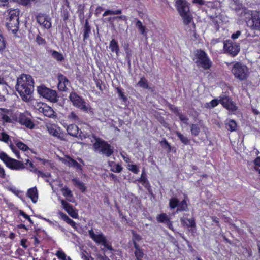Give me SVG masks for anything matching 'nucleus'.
I'll return each mask as SVG.
<instances>
[{"label":"nucleus","mask_w":260,"mask_h":260,"mask_svg":"<svg viewBox=\"0 0 260 260\" xmlns=\"http://www.w3.org/2000/svg\"><path fill=\"white\" fill-rule=\"evenodd\" d=\"M34 83L32 77L29 75L22 74L17 79L16 89L24 101L29 100L28 96L33 92Z\"/></svg>","instance_id":"f257e3e1"},{"label":"nucleus","mask_w":260,"mask_h":260,"mask_svg":"<svg viewBox=\"0 0 260 260\" xmlns=\"http://www.w3.org/2000/svg\"><path fill=\"white\" fill-rule=\"evenodd\" d=\"M176 6L180 15L182 18L183 24L185 25L191 24L194 27V24L192 21V16L190 12L188 3L185 0H177Z\"/></svg>","instance_id":"f03ea898"},{"label":"nucleus","mask_w":260,"mask_h":260,"mask_svg":"<svg viewBox=\"0 0 260 260\" xmlns=\"http://www.w3.org/2000/svg\"><path fill=\"white\" fill-rule=\"evenodd\" d=\"M91 142L93 143V149L95 152L101 153L107 157H109L113 154V148L104 140L92 136Z\"/></svg>","instance_id":"7ed1b4c3"},{"label":"nucleus","mask_w":260,"mask_h":260,"mask_svg":"<svg viewBox=\"0 0 260 260\" xmlns=\"http://www.w3.org/2000/svg\"><path fill=\"white\" fill-rule=\"evenodd\" d=\"M19 11L17 9L11 10L8 12L6 26L13 34H16L19 28Z\"/></svg>","instance_id":"20e7f679"},{"label":"nucleus","mask_w":260,"mask_h":260,"mask_svg":"<svg viewBox=\"0 0 260 260\" xmlns=\"http://www.w3.org/2000/svg\"><path fill=\"white\" fill-rule=\"evenodd\" d=\"M193 60L197 67H201L204 70L209 69L212 65V62L208 58L207 54L201 50H197L194 52Z\"/></svg>","instance_id":"39448f33"},{"label":"nucleus","mask_w":260,"mask_h":260,"mask_svg":"<svg viewBox=\"0 0 260 260\" xmlns=\"http://www.w3.org/2000/svg\"><path fill=\"white\" fill-rule=\"evenodd\" d=\"M231 72L234 77L240 81L246 80L249 74L247 66L240 62H236L233 64Z\"/></svg>","instance_id":"423d86ee"},{"label":"nucleus","mask_w":260,"mask_h":260,"mask_svg":"<svg viewBox=\"0 0 260 260\" xmlns=\"http://www.w3.org/2000/svg\"><path fill=\"white\" fill-rule=\"evenodd\" d=\"M0 159L5 162L6 166L14 170H21L25 168L24 164L17 160L9 157L5 153H0Z\"/></svg>","instance_id":"0eeeda50"},{"label":"nucleus","mask_w":260,"mask_h":260,"mask_svg":"<svg viewBox=\"0 0 260 260\" xmlns=\"http://www.w3.org/2000/svg\"><path fill=\"white\" fill-rule=\"evenodd\" d=\"M70 100L73 105L84 112H87L90 107L85 100L75 92H72L69 96Z\"/></svg>","instance_id":"6e6552de"},{"label":"nucleus","mask_w":260,"mask_h":260,"mask_svg":"<svg viewBox=\"0 0 260 260\" xmlns=\"http://www.w3.org/2000/svg\"><path fill=\"white\" fill-rule=\"evenodd\" d=\"M37 91L40 95L49 101L54 103L57 102V95L56 91L42 85L37 87Z\"/></svg>","instance_id":"1a4fd4ad"},{"label":"nucleus","mask_w":260,"mask_h":260,"mask_svg":"<svg viewBox=\"0 0 260 260\" xmlns=\"http://www.w3.org/2000/svg\"><path fill=\"white\" fill-rule=\"evenodd\" d=\"M224 49L227 53L235 56L240 51V46L231 40H226L224 42Z\"/></svg>","instance_id":"9d476101"},{"label":"nucleus","mask_w":260,"mask_h":260,"mask_svg":"<svg viewBox=\"0 0 260 260\" xmlns=\"http://www.w3.org/2000/svg\"><path fill=\"white\" fill-rule=\"evenodd\" d=\"M69 135L78 138L83 140L86 138L89 137L86 134H84L81 131H79L78 127L75 124H70L67 128Z\"/></svg>","instance_id":"9b49d317"},{"label":"nucleus","mask_w":260,"mask_h":260,"mask_svg":"<svg viewBox=\"0 0 260 260\" xmlns=\"http://www.w3.org/2000/svg\"><path fill=\"white\" fill-rule=\"evenodd\" d=\"M36 109L38 111L43 113V114L48 117H52L54 116V111L47 104L43 103H38L36 106Z\"/></svg>","instance_id":"f8f14e48"},{"label":"nucleus","mask_w":260,"mask_h":260,"mask_svg":"<svg viewBox=\"0 0 260 260\" xmlns=\"http://www.w3.org/2000/svg\"><path fill=\"white\" fill-rule=\"evenodd\" d=\"M247 23L252 29L260 30V12L252 14L251 19Z\"/></svg>","instance_id":"ddd939ff"},{"label":"nucleus","mask_w":260,"mask_h":260,"mask_svg":"<svg viewBox=\"0 0 260 260\" xmlns=\"http://www.w3.org/2000/svg\"><path fill=\"white\" fill-rule=\"evenodd\" d=\"M38 23L43 27L49 29L51 27V18L45 14L39 13L36 17Z\"/></svg>","instance_id":"4468645a"},{"label":"nucleus","mask_w":260,"mask_h":260,"mask_svg":"<svg viewBox=\"0 0 260 260\" xmlns=\"http://www.w3.org/2000/svg\"><path fill=\"white\" fill-rule=\"evenodd\" d=\"M219 102L224 107L229 111H235L237 109V107L235 103L224 94H222L219 97Z\"/></svg>","instance_id":"2eb2a0df"},{"label":"nucleus","mask_w":260,"mask_h":260,"mask_svg":"<svg viewBox=\"0 0 260 260\" xmlns=\"http://www.w3.org/2000/svg\"><path fill=\"white\" fill-rule=\"evenodd\" d=\"M89 235L90 238L96 243H102L104 246H106V239L102 233L95 234L92 230L89 231Z\"/></svg>","instance_id":"dca6fc26"},{"label":"nucleus","mask_w":260,"mask_h":260,"mask_svg":"<svg viewBox=\"0 0 260 260\" xmlns=\"http://www.w3.org/2000/svg\"><path fill=\"white\" fill-rule=\"evenodd\" d=\"M157 220L159 222L165 224L170 230L174 231L172 222L166 213H161L158 215L157 216Z\"/></svg>","instance_id":"f3484780"},{"label":"nucleus","mask_w":260,"mask_h":260,"mask_svg":"<svg viewBox=\"0 0 260 260\" xmlns=\"http://www.w3.org/2000/svg\"><path fill=\"white\" fill-rule=\"evenodd\" d=\"M58 88L59 90L65 91L67 89V86L70 85V82L68 79L62 75H59L58 77Z\"/></svg>","instance_id":"a211bd4d"},{"label":"nucleus","mask_w":260,"mask_h":260,"mask_svg":"<svg viewBox=\"0 0 260 260\" xmlns=\"http://www.w3.org/2000/svg\"><path fill=\"white\" fill-rule=\"evenodd\" d=\"M61 203L63 209L72 217L74 218H77L78 213L76 212L72 206H71L63 200L61 201Z\"/></svg>","instance_id":"6ab92c4d"},{"label":"nucleus","mask_w":260,"mask_h":260,"mask_svg":"<svg viewBox=\"0 0 260 260\" xmlns=\"http://www.w3.org/2000/svg\"><path fill=\"white\" fill-rule=\"evenodd\" d=\"M18 122L22 125H25L26 127L32 129L34 127V123L31 120L26 117L24 114L20 115L18 117Z\"/></svg>","instance_id":"aec40b11"},{"label":"nucleus","mask_w":260,"mask_h":260,"mask_svg":"<svg viewBox=\"0 0 260 260\" xmlns=\"http://www.w3.org/2000/svg\"><path fill=\"white\" fill-rule=\"evenodd\" d=\"M191 134L193 136H198L199 135L201 129L203 127V124L201 121L198 123L191 124L190 125Z\"/></svg>","instance_id":"412c9836"},{"label":"nucleus","mask_w":260,"mask_h":260,"mask_svg":"<svg viewBox=\"0 0 260 260\" xmlns=\"http://www.w3.org/2000/svg\"><path fill=\"white\" fill-rule=\"evenodd\" d=\"M27 195L31 199L33 203H36L38 198V195L37 189L36 187L29 189L27 191Z\"/></svg>","instance_id":"4be33fe9"},{"label":"nucleus","mask_w":260,"mask_h":260,"mask_svg":"<svg viewBox=\"0 0 260 260\" xmlns=\"http://www.w3.org/2000/svg\"><path fill=\"white\" fill-rule=\"evenodd\" d=\"M181 224L183 226H186L187 227H194L195 226L196 223L193 218L191 219H185V218H181Z\"/></svg>","instance_id":"5701e85b"},{"label":"nucleus","mask_w":260,"mask_h":260,"mask_svg":"<svg viewBox=\"0 0 260 260\" xmlns=\"http://www.w3.org/2000/svg\"><path fill=\"white\" fill-rule=\"evenodd\" d=\"M226 128L231 132L235 131L237 128V123L234 120H227L225 123Z\"/></svg>","instance_id":"b1692460"},{"label":"nucleus","mask_w":260,"mask_h":260,"mask_svg":"<svg viewBox=\"0 0 260 260\" xmlns=\"http://www.w3.org/2000/svg\"><path fill=\"white\" fill-rule=\"evenodd\" d=\"M109 48L112 52H115L117 55H118L119 51V46L117 42L114 39H112L109 44Z\"/></svg>","instance_id":"393cba45"},{"label":"nucleus","mask_w":260,"mask_h":260,"mask_svg":"<svg viewBox=\"0 0 260 260\" xmlns=\"http://www.w3.org/2000/svg\"><path fill=\"white\" fill-rule=\"evenodd\" d=\"M137 85L143 88L152 90V88L149 87L147 80L144 77L141 78L140 80L138 82Z\"/></svg>","instance_id":"a878e982"},{"label":"nucleus","mask_w":260,"mask_h":260,"mask_svg":"<svg viewBox=\"0 0 260 260\" xmlns=\"http://www.w3.org/2000/svg\"><path fill=\"white\" fill-rule=\"evenodd\" d=\"M84 40L87 39L89 37V34L91 31L90 27L88 24V20H86L85 26L84 27Z\"/></svg>","instance_id":"bb28decb"},{"label":"nucleus","mask_w":260,"mask_h":260,"mask_svg":"<svg viewBox=\"0 0 260 260\" xmlns=\"http://www.w3.org/2000/svg\"><path fill=\"white\" fill-rule=\"evenodd\" d=\"M188 209V206L186 200L184 199L178 203V208L177 211H187Z\"/></svg>","instance_id":"cd10ccee"},{"label":"nucleus","mask_w":260,"mask_h":260,"mask_svg":"<svg viewBox=\"0 0 260 260\" xmlns=\"http://www.w3.org/2000/svg\"><path fill=\"white\" fill-rule=\"evenodd\" d=\"M60 215L62 219L66 221L67 223L69 224L72 227H75L76 226V223L71 219H70L67 215H66L63 213H60Z\"/></svg>","instance_id":"c85d7f7f"},{"label":"nucleus","mask_w":260,"mask_h":260,"mask_svg":"<svg viewBox=\"0 0 260 260\" xmlns=\"http://www.w3.org/2000/svg\"><path fill=\"white\" fill-rule=\"evenodd\" d=\"M52 57L59 61H61L64 60V57L62 54L56 51H50Z\"/></svg>","instance_id":"c756f323"},{"label":"nucleus","mask_w":260,"mask_h":260,"mask_svg":"<svg viewBox=\"0 0 260 260\" xmlns=\"http://www.w3.org/2000/svg\"><path fill=\"white\" fill-rule=\"evenodd\" d=\"M136 26L141 34L143 35L144 36H146V33L145 31L146 27L142 25V22L140 20H138L137 21Z\"/></svg>","instance_id":"7c9ffc66"},{"label":"nucleus","mask_w":260,"mask_h":260,"mask_svg":"<svg viewBox=\"0 0 260 260\" xmlns=\"http://www.w3.org/2000/svg\"><path fill=\"white\" fill-rule=\"evenodd\" d=\"M176 135L182 143H183L184 145L189 144L190 141L187 138V137L184 136L178 132H176Z\"/></svg>","instance_id":"2f4dec72"},{"label":"nucleus","mask_w":260,"mask_h":260,"mask_svg":"<svg viewBox=\"0 0 260 260\" xmlns=\"http://www.w3.org/2000/svg\"><path fill=\"white\" fill-rule=\"evenodd\" d=\"M0 141L6 143H8L9 141L11 143L9 136L4 131L0 133Z\"/></svg>","instance_id":"473e14b6"},{"label":"nucleus","mask_w":260,"mask_h":260,"mask_svg":"<svg viewBox=\"0 0 260 260\" xmlns=\"http://www.w3.org/2000/svg\"><path fill=\"white\" fill-rule=\"evenodd\" d=\"M68 164L69 166L75 167L77 169H81V166L74 159L69 158Z\"/></svg>","instance_id":"72a5a7b5"},{"label":"nucleus","mask_w":260,"mask_h":260,"mask_svg":"<svg viewBox=\"0 0 260 260\" xmlns=\"http://www.w3.org/2000/svg\"><path fill=\"white\" fill-rule=\"evenodd\" d=\"M179 200L176 198H172L169 201V207L171 209H174L178 207Z\"/></svg>","instance_id":"f704fd0d"},{"label":"nucleus","mask_w":260,"mask_h":260,"mask_svg":"<svg viewBox=\"0 0 260 260\" xmlns=\"http://www.w3.org/2000/svg\"><path fill=\"white\" fill-rule=\"evenodd\" d=\"M62 194L66 198H72L73 194L71 190L68 187H63L61 189Z\"/></svg>","instance_id":"c9c22d12"},{"label":"nucleus","mask_w":260,"mask_h":260,"mask_svg":"<svg viewBox=\"0 0 260 260\" xmlns=\"http://www.w3.org/2000/svg\"><path fill=\"white\" fill-rule=\"evenodd\" d=\"M111 171L114 172L119 173L122 170V167L118 164H114V166H111Z\"/></svg>","instance_id":"e433bc0d"},{"label":"nucleus","mask_w":260,"mask_h":260,"mask_svg":"<svg viewBox=\"0 0 260 260\" xmlns=\"http://www.w3.org/2000/svg\"><path fill=\"white\" fill-rule=\"evenodd\" d=\"M48 131L49 133L51 134L52 136L56 137L58 138H60V134L57 129H54L53 127H49Z\"/></svg>","instance_id":"4c0bfd02"},{"label":"nucleus","mask_w":260,"mask_h":260,"mask_svg":"<svg viewBox=\"0 0 260 260\" xmlns=\"http://www.w3.org/2000/svg\"><path fill=\"white\" fill-rule=\"evenodd\" d=\"M31 171L34 172V173L38 174V176H40L42 178L48 177L50 174L49 173H44L43 172L38 170L37 169H34V170H30Z\"/></svg>","instance_id":"58836bf2"},{"label":"nucleus","mask_w":260,"mask_h":260,"mask_svg":"<svg viewBox=\"0 0 260 260\" xmlns=\"http://www.w3.org/2000/svg\"><path fill=\"white\" fill-rule=\"evenodd\" d=\"M6 42L3 36L0 35V51H3L6 48Z\"/></svg>","instance_id":"ea45409f"},{"label":"nucleus","mask_w":260,"mask_h":260,"mask_svg":"<svg viewBox=\"0 0 260 260\" xmlns=\"http://www.w3.org/2000/svg\"><path fill=\"white\" fill-rule=\"evenodd\" d=\"M16 145L19 149L22 150L23 151H26L29 149L27 145H26L25 144L21 142L17 143Z\"/></svg>","instance_id":"a19ab883"},{"label":"nucleus","mask_w":260,"mask_h":260,"mask_svg":"<svg viewBox=\"0 0 260 260\" xmlns=\"http://www.w3.org/2000/svg\"><path fill=\"white\" fill-rule=\"evenodd\" d=\"M127 168L129 170L131 171L132 172L137 174L139 172V169L135 165H128Z\"/></svg>","instance_id":"79ce46f5"},{"label":"nucleus","mask_w":260,"mask_h":260,"mask_svg":"<svg viewBox=\"0 0 260 260\" xmlns=\"http://www.w3.org/2000/svg\"><path fill=\"white\" fill-rule=\"evenodd\" d=\"M132 234H133V238H132V241H140L142 239V237L139 234H137L136 232H135L134 231H132Z\"/></svg>","instance_id":"37998d69"},{"label":"nucleus","mask_w":260,"mask_h":260,"mask_svg":"<svg viewBox=\"0 0 260 260\" xmlns=\"http://www.w3.org/2000/svg\"><path fill=\"white\" fill-rule=\"evenodd\" d=\"M56 255L59 259H61L62 260H66V255L62 251H57L56 253Z\"/></svg>","instance_id":"c03bdc74"},{"label":"nucleus","mask_w":260,"mask_h":260,"mask_svg":"<svg viewBox=\"0 0 260 260\" xmlns=\"http://www.w3.org/2000/svg\"><path fill=\"white\" fill-rule=\"evenodd\" d=\"M135 254L138 259L141 258L143 256V253L140 248L135 250Z\"/></svg>","instance_id":"a18cd8bd"},{"label":"nucleus","mask_w":260,"mask_h":260,"mask_svg":"<svg viewBox=\"0 0 260 260\" xmlns=\"http://www.w3.org/2000/svg\"><path fill=\"white\" fill-rule=\"evenodd\" d=\"M117 92L120 98L122 99L124 101L126 100V96L124 95L123 92L122 91L121 89L119 87L116 88Z\"/></svg>","instance_id":"49530a36"},{"label":"nucleus","mask_w":260,"mask_h":260,"mask_svg":"<svg viewBox=\"0 0 260 260\" xmlns=\"http://www.w3.org/2000/svg\"><path fill=\"white\" fill-rule=\"evenodd\" d=\"M68 118L70 119L77 121L79 120V117L73 111L71 112V113L68 115Z\"/></svg>","instance_id":"de8ad7c7"},{"label":"nucleus","mask_w":260,"mask_h":260,"mask_svg":"<svg viewBox=\"0 0 260 260\" xmlns=\"http://www.w3.org/2000/svg\"><path fill=\"white\" fill-rule=\"evenodd\" d=\"M1 118L4 122H7V123H10L12 122V120L11 118L5 114H1Z\"/></svg>","instance_id":"09e8293b"},{"label":"nucleus","mask_w":260,"mask_h":260,"mask_svg":"<svg viewBox=\"0 0 260 260\" xmlns=\"http://www.w3.org/2000/svg\"><path fill=\"white\" fill-rule=\"evenodd\" d=\"M139 181L142 182L143 184H144L148 182L144 171H142V173Z\"/></svg>","instance_id":"8fccbe9b"},{"label":"nucleus","mask_w":260,"mask_h":260,"mask_svg":"<svg viewBox=\"0 0 260 260\" xmlns=\"http://www.w3.org/2000/svg\"><path fill=\"white\" fill-rule=\"evenodd\" d=\"M10 147L11 149L12 150V151L16 154L17 158L20 159V157L19 155V152L17 149V148L14 146H13L12 144H10Z\"/></svg>","instance_id":"3c124183"},{"label":"nucleus","mask_w":260,"mask_h":260,"mask_svg":"<svg viewBox=\"0 0 260 260\" xmlns=\"http://www.w3.org/2000/svg\"><path fill=\"white\" fill-rule=\"evenodd\" d=\"M254 163L255 165V169L260 174V157L257 158L255 161Z\"/></svg>","instance_id":"603ef678"},{"label":"nucleus","mask_w":260,"mask_h":260,"mask_svg":"<svg viewBox=\"0 0 260 260\" xmlns=\"http://www.w3.org/2000/svg\"><path fill=\"white\" fill-rule=\"evenodd\" d=\"M36 41L39 45H45L46 44V41L45 39L42 38L41 37L38 36L36 37Z\"/></svg>","instance_id":"864d4df0"},{"label":"nucleus","mask_w":260,"mask_h":260,"mask_svg":"<svg viewBox=\"0 0 260 260\" xmlns=\"http://www.w3.org/2000/svg\"><path fill=\"white\" fill-rule=\"evenodd\" d=\"M20 215L23 216L26 219L28 220L30 223H33V221L30 219L29 216L27 215L24 212L20 211Z\"/></svg>","instance_id":"5fc2aeb1"},{"label":"nucleus","mask_w":260,"mask_h":260,"mask_svg":"<svg viewBox=\"0 0 260 260\" xmlns=\"http://www.w3.org/2000/svg\"><path fill=\"white\" fill-rule=\"evenodd\" d=\"M219 103H220L219 100H217V99L212 100L210 102V104L211 105V108L215 107L219 104Z\"/></svg>","instance_id":"6e6d98bb"},{"label":"nucleus","mask_w":260,"mask_h":260,"mask_svg":"<svg viewBox=\"0 0 260 260\" xmlns=\"http://www.w3.org/2000/svg\"><path fill=\"white\" fill-rule=\"evenodd\" d=\"M95 84L97 88H98L101 91L103 90V88L102 87V81L100 80L96 79L95 80Z\"/></svg>","instance_id":"4d7b16f0"},{"label":"nucleus","mask_w":260,"mask_h":260,"mask_svg":"<svg viewBox=\"0 0 260 260\" xmlns=\"http://www.w3.org/2000/svg\"><path fill=\"white\" fill-rule=\"evenodd\" d=\"M178 115L181 121H183L184 123H186L188 121V119L182 114L179 113Z\"/></svg>","instance_id":"13d9d810"},{"label":"nucleus","mask_w":260,"mask_h":260,"mask_svg":"<svg viewBox=\"0 0 260 260\" xmlns=\"http://www.w3.org/2000/svg\"><path fill=\"white\" fill-rule=\"evenodd\" d=\"M109 15H114V11L107 10L103 13V16L105 17Z\"/></svg>","instance_id":"bf43d9fd"},{"label":"nucleus","mask_w":260,"mask_h":260,"mask_svg":"<svg viewBox=\"0 0 260 260\" xmlns=\"http://www.w3.org/2000/svg\"><path fill=\"white\" fill-rule=\"evenodd\" d=\"M192 2L194 4L202 6L205 4L204 0H192Z\"/></svg>","instance_id":"052dcab7"},{"label":"nucleus","mask_w":260,"mask_h":260,"mask_svg":"<svg viewBox=\"0 0 260 260\" xmlns=\"http://www.w3.org/2000/svg\"><path fill=\"white\" fill-rule=\"evenodd\" d=\"M240 35H241V31L238 30V31H237L235 33H233L232 35L231 38L234 40V39H237L240 36Z\"/></svg>","instance_id":"680f3d73"},{"label":"nucleus","mask_w":260,"mask_h":260,"mask_svg":"<svg viewBox=\"0 0 260 260\" xmlns=\"http://www.w3.org/2000/svg\"><path fill=\"white\" fill-rule=\"evenodd\" d=\"M5 172L4 169L0 167V177L2 178H5Z\"/></svg>","instance_id":"e2e57ef3"},{"label":"nucleus","mask_w":260,"mask_h":260,"mask_svg":"<svg viewBox=\"0 0 260 260\" xmlns=\"http://www.w3.org/2000/svg\"><path fill=\"white\" fill-rule=\"evenodd\" d=\"M77 187L82 191V192H84L85 189H86V187L85 186H84V184L82 182L81 183H80V184L78 186H77Z\"/></svg>","instance_id":"0e129e2a"},{"label":"nucleus","mask_w":260,"mask_h":260,"mask_svg":"<svg viewBox=\"0 0 260 260\" xmlns=\"http://www.w3.org/2000/svg\"><path fill=\"white\" fill-rule=\"evenodd\" d=\"M103 10H104V9L102 7H101L100 6L98 7L95 11V14L98 15L99 14L101 13V12Z\"/></svg>","instance_id":"69168bd1"},{"label":"nucleus","mask_w":260,"mask_h":260,"mask_svg":"<svg viewBox=\"0 0 260 260\" xmlns=\"http://www.w3.org/2000/svg\"><path fill=\"white\" fill-rule=\"evenodd\" d=\"M72 181L74 182V184L76 186H78L82 182L80 181V180L77 178L73 179L72 180Z\"/></svg>","instance_id":"338daca9"},{"label":"nucleus","mask_w":260,"mask_h":260,"mask_svg":"<svg viewBox=\"0 0 260 260\" xmlns=\"http://www.w3.org/2000/svg\"><path fill=\"white\" fill-rule=\"evenodd\" d=\"M211 218L213 222L216 223L217 225H219V219L217 217H216L215 216H213L211 217Z\"/></svg>","instance_id":"774afa93"}]
</instances>
